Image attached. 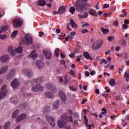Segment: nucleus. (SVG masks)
<instances>
[{"mask_svg":"<svg viewBox=\"0 0 129 129\" xmlns=\"http://www.w3.org/2000/svg\"><path fill=\"white\" fill-rule=\"evenodd\" d=\"M103 44V41L102 40H97L92 45V48L93 50L95 51L98 50L100 47H102Z\"/></svg>","mask_w":129,"mask_h":129,"instance_id":"1","label":"nucleus"},{"mask_svg":"<svg viewBox=\"0 0 129 129\" xmlns=\"http://www.w3.org/2000/svg\"><path fill=\"white\" fill-rule=\"evenodd\" d=\"M8 93V90H7V86L6 85H3L1 88V91L0 93V99H4L6 98Z\"/></svg>","mask_w":129,"mask_h":129,"instance_id":"2","label":"nucleus"},{"mask_svg":"<svg viewBox=\"0 0 129 129\" xmlns=\"http://www.w3.org/2000/svg\"><path fill=\"white\" fill-rule=\"evenodd\" d=\"M13 23L14 27L15 28H18L23 25V20L21 19H15L13 20Z\"/></svg>","mask_w":129,"mask_h":129,"instance_id":"3","label":"nucleus"},{"mask_svg":"<svg viewBox=\"0 0 129 129\" xmlns=\"http://www.w3.org/2000/svg\"><path fill=\"white\" fill-rule=\"evenodd\" d=\"M42 82H43V78L39 77L36 79L33 80L31 82V84L32 86L34 85H40L41 84Z\"/></svg>","mask_w":129,"mask_h":129,"instance_id":"4","label":"nucleus"},{"mask_svg":"<svg viewBox=\"0 0 129 129\" xmlns=\"http://www.w3.org/2000/svg\"><path fill=\"white\" fill-rule=\"evenodd\" d=\"M45 117L46 120L48 121L51 126H52V127H54V126H55V118H54V117H52V116L49 115H46Z\"/></svg>","mask_w":129,"mask_h":129,"instance_id":"5","label":"nucleus"},{"mask_svg":"<svg viewBox=\"0 0 129 129\" xmlns=\"http://www.w3.org/2000/svg\"><path fill=\"white\" fill-rule=\"evenodd\" d=\"M25 39L26 43H27L28 45H32V44H33V36H32L30 34H26L25 37Z\"/></svg>","mask_w":129,"mask_h":129,"instance_id":"6","label":"nucleus"},{"mask_svg":"<svg viewBox=\"0 0 129 129\" xmlns=\"http://www.w3.org/2000/svg\"><path fill=\"white\" fill-rule=\"evenodd\" d=\"M11 85L13 89H16V88L19 87V86L20 85V81H19L18 79H15L11 83Z\"/></svg>","mask_w":129,"mask_h":129,"instance_id":"7","label":"nucleus"},{"mask_svg":"<svg viewBox=\"0 0 129 129\" xmlns=\"http://www.w3.org/2000/svg\"><path fill=\"white\" fill-rule=\"evenodd\" d=\"M31 90L33 92H39V91H43V90H44V87L41 85L34 86L32 88Z\"/></svg>","mask_w":129,"mask_h":129,"instance_id":"8","label":"nucleus"},{"mask_svg":"<svg viewBox=\"0 0 129 129\" xmlns=\"http://www.w3.org/2000/svg\"><path fill=\"white\" fill-rule=\"evenodd\" d=\"M43 54L48 60H50L52 58V52L50 50L43 51Z\"/></svg>","mask_w":129,"mask_h":129,"instance_id":"9","label":"nucleus"},{"mask_svg":"<svg viewBox=\"0 0 129 129\" xmlns=\"http://www.w3.org/2000/svg\"><path fill=\"white\" fill-rule=\"evenodd\" d=\"M58 96L64 102H66V94L63 91H60L58 92Z\"/></svg>","mask_w":129,"mask_h":129,"instance_id":"10","label":"nucleus"},{"mask_svg":"<svg viewBox=\"0 0 129 129\" xmlns=\"http://www.w3.org/2000/svg\"><path fill=\"white\" fill-rule=\"evenodd\" d=\"M22 73L24 74V75H27L28 77H32V76H33L32 71L29 70H23Z\"/></svg>","mask_w":129,"mask_h":129,"instance_id":"11","label":"nucleus"},{"mask_svg":"<svg viewBox=\"0 0 129 129\" xmlns=\"http://www.w3.org/2000/svg\"><path fill=\"white\" fill-rule=\"evenodd\" d=\"M15 70H12L11 71H10L7 77L8 80H13V78H14V76H15Z\"/></svg>","mask_w":129,"mask_h":129,"instance_id":"12","label":"nucleus"},{"mask_svg":"<svg viewBox=\"0 0 129 129\" xmlns=\"http://www.w3.org/2000/svg\"><path fill=\"white\" fill-rule=\"evenodd\" d=\"M60 106V101L59 100L55 101L52 105V109L57 110Z\"/></svg>","mask_w":129,"mask_h":129,"instance_id":"13","label":"nucleus"},{"mask_svg":"<svg viewBox=\"0 0 129 129\" xmlns=\"http://www.w3.org/2000/svg\"><path fill=\"white\" fill-rule=\"evenodd\" d=\"M27 117V115L26 114H22L20 115L16 119L17 122H20L21 120H23V119H25Z\"/></svg>","mask_w":129,"mask_h":129,"instance_id":"14","label":"nucleus"},{"mask_svg":"<svg viewBox=\"0 0 129 129\" xmlns=\"http://www.w3.org/2000/svg\"><path fill=\"white\" fill-rule=\"evenodd\" d=\"M45 97H46V98H53L54 97V94L51 92H46L44 94Z\"/></svg>","mask_w":129,"mask_h":129,"instance_id":"15","label":"nucleus"},{"mask_svg":"<svg viewBox=\"0 0 129 129\" xmlns=\"http://www.w3.org/2000/svg\"><path fill=\"white\" fill-rule=\"evenodd\" d=\"M8 53H9L11 56H15L16 50L13 49V46H10L8 49Z\"/></svg>","mask_w":129,"mask_h":129,"instance_id":"16","label":"nucleus"},{"mask_svg":"<svg viewBox=\"0 0 129 129\" xmlns=\"http://www.w3.org/2000/svg\"><path fill=\"white\" fill-rule=\"evenodd\" d=\"M10 57L8 55H4L1 57L0 60L2 62H7L9 60Z\"/></svg>","mask_w":129,"mask_h":129,"instance_id":"17","label":"nucleus"},{"mask_svg":"<svg viewBox=\"0 0 129 129\" xmlns=\"http://www.w3.org/2000/svg\"><path fill=\"white\" fill-rule=\"evenodd\" d=\"M36 64L38 69H43V66H44V62H43V61L41 60H38Z\"/></svg>","mask_w":129,"mask_h":129,"instance_id":"18","label":"nucleus"},{"mask_svg":"<svg viewBox=\"0 0 129 129\" xmlns=\"http://www.w3.org/2000/svg\"><path fill=\"white\" fill-rule=\"evenodd\" d=\"M7 70H8V67L5 66L2 68L0 69V75H3V74H5L6 72H7Z\"/></svg>","mask_w":129,"mask_h":129,"instance_id":"19","label":"nucleus"},{"mask_svg":"<svg viewBox=\"0 0 129 129\" xmlns=\"http://www.w3.org/2000/svg\"><path fill=\"white\" fill-rule=\"evenodd\" d=\"M46 1L45 0H39L37 2V5L39 7H44V6H46Z\"/></svg>","mask_w":129,"mask_h":129,"instance_id":"20","label":"nucleus"},{"mask_svg":"<svg viewBox=\"0 0 129 129\" xmlns=\"http://www.w3.org/2000/svg\"><path fill=\"white\" fill-rule=\"evenodd\" d=\"M65 11H66L65 7L61 6L58 10V13L60 15L61 14H64V13H65Z\"/></svg>","mask_w":129,"mask_h":129,"instance_id":"21","label":"nucleus"},{"mask_svg":"<svg viewBox=\"0 0 129 129\" xmlns=\"http://www.w3.org/2000/svg\"><path fill=\"white\" fill-rule=\"evenodd\" d=\"M78 17L80 18V19H86V18L88 17V13L84 12L83 14H79Z\"/></svg>","mask_w":129,"mask_h":129,"instance_id":"22","label":"nucleus"},{"mask_svg":"<svg viewBox=\"0 0 129 129\" xmlns=\"http://www.w3.org/2000/svg\"><path fill=\"white\" fill-rule=\"evenodd\" d=\"M89 14L92 16H94V17H98L97 12L93 9H91L89 10Z\"/></svg>","mask_w":129,"mask_h":129,"instance_id":"23","label":"nucleus"},{"mask_svg":"<svg viewBox=\"0 0 129 129\" xmlns=\"http://www.w3.org/2000/svg\"><path fill=\"white\" fill-rule=\"evenodd\" d=\"M36 52H37V51L34 50L30 54V57H31L32 58V59H36V58H37V57H38V54L37 53H36Z\"/></svg>","mask_w":129,"mask_h":129,"instance_id":"24","label":"nucleus"},{"mask_svg":"<svg viewBox=\"0 0 129 129\" xmlns=\"http://www.w3.org/2000/svg\"><path fill=\"white\" fill-rule=\"evenodd\" d=\"M57 124L59 127H60V128L64 127L66 125V124L61 120H59L57 122Z\"/></svg>","mask_w":129,"mask_h":129,"instance_id":"25","label":"nucleus"},{"mask_svg":"<svg viewBox=\"0 0 129 129\" xmlns=\"http://www.w3.org/2000/svg\"><path fill=\"white\" fill-rule=\"evenodd\" d=\"M18 99L17 97H13L11 99V102L12 103H13V104H17V103H18Z\"/></svg>","mask_w":129,"mask_h":129,"instance_id":"26","label":"nucleus"},{"mask_svg":"<svg viewBox=\"0 0 129 129\" xmlns=\"http://www.w3.org/2000/svg\"><path fill=\"white\" fill-rule=\"evenodd\" d=\"M84 56L86 59H90V60H92L93 58L90 57V55L88 52H85L84 53Z\"/></svg>","mask_w":129,"mask_h":129,"instance_id":"27","label":"nucleus"},{"mask_svg":"<svg viewBox=\"0 0 129 129\" xmlns=\"http://www.w3.org/2000/svg\"><path fill=\"white\" fill-rule=\"evenodd\" d=\"M8 29H9L8 26H4L0 30V34H2L3 32H6V31H8Z\"/></svg>","mask_w":129,"mask_h":129,"instance_id":"28","label":"nucleus"},{"mask_svg":"<svg viewBox=\"0 0 129 129\" xmlns=\"http://www.w3.org/2000/svg\"><path fill=\"white\" fill-rule=\"evenodd\" d=\"M19 112L20 111H19V110H17L16 111H14L12 115V118H16V117L19 115Z\"/></svg>","mask_w":129,"mask_h":129,"instance_id":"29","label":"nucleus"},{"mask_svg":"<svg viewBox=\"0 0 129 129\" xmlns=\"http://www.w3.org/2000/svg\"><path fill=\"white\" fill-rule=\"evenodd\" d=\"M23 52V48L21 46H19L15 50V53H22Z\"/></svg>","mask_w":129,"mask_h":129,"instance_id":"30","label":"nucleus"},{"mask_svg":"<svg viewBox=\"0 0 129 129\" xmlns=\"http://www.w3.org/2000/svg\"><path fill=\"white\" fill-rule=\"evenodd\" d=\"M109 83L111 86H114L115 84H116V83L115 82V80L112 79L109 80Z\"/></svg>","mask_w":129,"mask_h":129,"instance_id":"31","label":"nucleus"},{"mask_svg":"<svg viewBox=\"0 0 129 129\" xmlns=\"http://www.w3.org/2000/svg\"><path fill=\"white\" fill-rule=\"evenodd\" d=\"M50 110H51V108H50V107L47 106L45 108V109L43 111V113H48L50 112Z\"/></svg>","mask_w":129,"mask_h":129,"instance_id":"32","label":"nucleus"},{"mask_svg":"<svg viewBox=\"0 0 129 129\" xmlns=\"http://www.w3.org/2000/svg\"><path fill=\"white\" fill-rule=\"evenodd\" d=\"M124 77L126 78V82H128L129 81V72L128 71H126L124 73Z\"/></svg>","mask_w":129,"mask_h":129,"instance_id":"33","label":"nucleus"},{"mask_svg":"<svg viewBox=\"0 0 129 129\" xmlns=\"http://www.w3.org/2000/svg\"><path fill=\"white\" fill-rule=\"evenodd\" d=\"M70 24L72 28H77V25L75 24V22H74V21L73 20V19H71Z\"/></svg>","mask_w":129,"mask_h":129,"instance_id":"34","label":"nucleus"},{"mask_svg":"<svg viewBox=\"0 0 129 129\" xmlns=\"http://www.w3.org/2000/svg\"><path fill=\"white\" fill-rule=\"evenodd\" d=\"M76 10V8L72 7L70 9V12L71 14H72L73 15L75 13V10Z\"/></svg>","mask_w":129,"mask_h":129,"instance_id":"35","label":"nucleus"},{"mask_svg":"<svg viewBox=\"0 0 129 129\" xmlns=\"http://www.w3.org/2000/svg\"><path fill=\"white\" fill-rule=\"evenodd\" d=\"M101 30L103 34H108L109 33V30L104 29L103 27L101 28Z\"/></svg>","mask_w":129,"mask_h":129,"instance_id":"36","label":"nucleus"},{"mask_svg":"<svg viewBox=\"0 0 129 129\" xmlns=\"http://www.w3.org/2000/svg\"><path fill=\"white\" fill-rule=\"evenodd\" d=\"M10 125H11V122H8L6 123L4 126V129H9V127H10Z\"/></svg>","mask_w":129,"mask_h":129,"instance_id":"37","label":"nucleus"},{"mask_svg":"<svg viewBox=\"0 0 129 129\" xmlns=\"http://www.w3.org/2000/svg\"><path fill=\"white\" fill-rule=\"evenodd\" d=\"M60 55V49L56 48L55 49V56L56 57H59Z\"/></svg>","mask_w":129,"mask_h":129,"instance_id":"38","label":"nucleus"},{"mask_svg":"<svg viewBox=\"0 0 129 129\" xmlns=\"http://www.w3.org/2000/svg\"><path fill=\"white\" fill-rule=\"evenodd\" d=\"M120 44L122 46H123V47H125L126 46V42L124 39L121 40Z\"/></svg>","mask_w":129,"mask_h":129,"instance_id":"39","label":"nucleus"},{"mask_svg":"<svg viewBox=\"0 0 129 129\" xmlns=\"http://www.w3.org/2000/svg\"><path fill=\"white\" fill-rule=\"evenodd\" d=\"M47 87L49 90H50V91H53L55 90V87H53V86L51 85H48Z\"/></svg>","mask_w":129,"mask_h":129,"instance_id":"40","label":"nucleus"},{"mask_svg":"<svg viewBox=\"0 0 129 129\" xmlns=\"http://www.w3.org/2000/svg\"><path fill=\"white\" fill-rule=\"evenodd\" d=\"M122 13H123V14L120 15V17H121V18H124V17H125L126 15H127V13L125 12V11H124V10H122Z\"/></svg>","mask_w":129,"mask_h":129,"instance_id":"41","label":"nucleus"},{"mask_svg":"<svg viewBox=\"0 0 129 129\" xmlns=\"http://www.w3.org/2000/svg\"><path fill=\"white\" fill-rule=\"evenodd\" d=\"M61 120H62L66 124V123L68 122V117H64L61 119Z\"/></svg>","mask_w":129,"mask_h":129,"instance_id":"42","label":"nucleus"},{"mask_svg":"<svg viewBox=\"0 0 129 129\" xmlns=\"http://www.w3.org/2000/svg\"><path fill=\"white\" fill-rule=\"evenodd\" d=\"M104 63V64H107V60H105V59L104 58H102L101 60V62H100V64L101 65H102V64Z\"/></svg>","mask_w":129,"mask_h":129,"instance_id":"43","label":"nucleus"},{"mask_svg":"<svg viewBox=\"0 0 129 129\" xmlns=\"http://www.w3.org/2000/svg\"><path fill=\"white\" fill-rule=\"evenodd\" d=\"M69 88L70 89V90H72V91H77V88L74 87V86L72 87H69Z\"/></svg>","mask_w":129,"mask_h":129,"instance_id":"44","label":"nucleus"},{"mask_svg":"<svg viewBox=\"0 0 129 129\" xmlns=\"http://www.w3.org/2000/svg\"><path fill=\"white\" fill-rule=\"evenodd\" d=\"M17 34H18V31L17 30L14 31L12 34V38H15Z\"/></svg>","mask_w":129,"mask_h":129,"instance_id":"45","label":"nucleus"},{"mask_svg":"<svg viewBox=\"0 0 129 129\" xmlns=\"http://www.w3.org/2000/svg\"><path fill=\"white\" fill-rule=\"evenodd\" d=\"M108 40L109 42H112V41H113V40H114V37L109 36L108 37Z\"/></svg>","mask_w":129,"mask_h":129,"instance_id":"46","label":"nucleus"},{"mask_svg":"<svg viewBox=\"0 0 129 129\" xmlns=\"http://www.w3.org/2000/svg\"><path fill=\"white\" fill-rule=\"evenodd\" d=\"M68 120H69L70 122H73V117H72V116L68 117Z\"/></svg>","mask_w":129,"mask_h":129,"instance_id":"47","label":"nucleus"},{"mask_svg":"<svg viewBox=\"0 0 129 129\" xmlns=\"http://www.w3.org/2000/svg\"><path fill=\"white\" fill-rule=\"evenodd\" d=\"M6 38H7V35L6 34L0 35V39H2V40H4V39H6Z\"/></svg>","mask_w":129,"mask_h":129,"instance_id":"48","label":"nucleus"},{"mask_svg":"<svg viewBox=\"0 0 129 129\" xmlns=\"http://www.w3.org/2000/svg\"><path fill=\"white\" fill-rule=\"evenodd\" d=\"M88 32H89V31H88V30H87V29L82 30V34H85V33H88Z\"/></svg>","mask_w":129,"mask_h":129,"instance_id":"49","label":"nucleus"},{"mask_svg":"<svg viewBox=\"0 0 129 129\" xmlns=\"http://www.w3.org/2000/svg\"><path fill=\"white\" fill-rule=\"evenodd\" d=\"M70 73L71 74V75H72V76H75V73L74 72V70H71Z\"/></svg>","mask_w":129,"mask_h":129,"instance_id":"50","label":"nucleus"},{"mask_svg":"<svg viewBox=\"0 0 129 129\" xmlns=\"http://www.w3.org/2000/svg\"><path fill=\"white\" fill-rule=\"evenodd\" d=\"M85 27H89V24L85 23V24H83V25H82V28H83V29H84V28H85Z\"/></svg>","mask_w":129,"mask_h":129,"instance_id":"51","label":"nucleus"},{"mask_svg":"<svg viewBox=\"0 0 129 129\" xmlns=\"http://www.w3.org/2000/svg\"><path fill=\"white\" fill-rule=\"evenodd\" d=\"M68 113H69V114H70L71 115H72V114H73V111H72V110L71 109H69L68 111Z\"/></svg>","mask_w":129,"mask_h":129,"instance_id":"52","label":"nucleus"},{"mask_svg":"<svg viewBox=\"0 0 129 129\" xmlns=\"http://www.w3.org/2000/svg\"><path fill=\"white\" fill-rule=\"evenodd\" d=\"M114 25L115 26V27H117V26H118V22H117V20H115L114 21Z\"/></svg>","mask_w":129,"mask_h":129,"instance_id":"53","label":"nucleus"},{"mask_svg":"<svg viewBox=\"0 0 129 129\" xmlns=\"http://www.w3.org/2000/svg\"><path fill=\"white\" fill-rule=\"evenodd\" d=\"M60 57L62 58H65V54L63 53V52L60 53Z\"/></svg>","mask_w":129,"mask_h":129,"instance_id":"54","label":"nucleus"},{"mask_svg":"<svg viewBox=\"0 0 129 129\" xmlns=\"http://www.w3.org/2000/svg\"><path fill=\"white\" fill-rule=\"evenodd\" d=\"M104 9H107V8H109V4H104Z\"/></svg>","mask_w":129,"mask_h":129,"instance_id":"55","label":"nucleus"},{"mask_svg":"<svg viewBox=\"0 0 129 129\" xmlns=\"http://www.w3.org/2000/svg\"><path fill=\"white\" fill-rule=\"evenodd\" d=\"M70 57H71V58H75V53L70 54Z\"/></svg>","mask_w":129,"mask_h":129,"instance_id":"56","label":"nucleus"},{"mask_svg":"<svg viewBox=\"0 0 129 129\" xmlns=\"http://www.w3.org/2000/svg\"><path fill=\"white\" fill-rule=\"evenodd\" d=\"M127 28H128V26H127V25H126V24L123 25V26H122L123 29H127Z\"/></svg>","mask_w":129,"mask_h":129,"instance_id":"57","label":"nucleus"},{"mask_svg":"<svg viewBox=\"0 0 129 129\" xmlns=\"http://www.w3.org/2000/svg\"><path fill=\"white\" fill-rule=\"evenodd\" d=\"M85 75H86V76H87V77H88V76H89V75H90V74L89 73V72L87 71L85 73Z\"/></svg>","mask_w":129,"mask_h":129,"instance_id":"58","label":"nucleus"},{"mask_svg":"<svg viewBox=\"0 0 129 129\" xmlns=\"http://www.w3.org/2000/svg\"><path fill=\"white\" fill-rule=\"evenodd\" d=\"M115 50L116 51H117V52H118V51L120 50V47H119V46H117L115 48Z\"/></svg>","mask_w":129,"mask_h":129,"instance_id":"59","label":"nucleus"},{"mask_svg":"<svg viewBox=\"0 0 129 129\" xmlns=\"http://www.w3.org/2000/svg\"><path fill=\"white\" fill-rule=\"evenodd\" d=\"M60 63L62 65H65L66 61L64 59H61V60H60Z\"/></svg>","mask_w":129,"mask_h":129,"instance_id":"60","label":"nucleus"},{"mask_svg":"<svg viewBox=\"0 0 129 129\" xmlns=\"http://www.w3.org/2000/svg\"><path fill=\"white\" fill-rule=\"evenodd\" d=\"M124 23L126 25H128V24H129V20H125L124 21Z\"/></svg>","mask_w":129,"mask_h":129,"instance_id":"61","label":"nucleus"},{"mask_svg":"<svg viewBox=\"0 0 129 129\" xmlns=\"http://www.w3.org/2000/svg\"><path fill=\"white\" fill-rule=\"evenodd\" d=\"M107 95H108V94L105 92L103 93V97H107Z\"/></svg>","mask_w":129,"mask_h":129,"instance_id":"62","label":"nucleus"},{"mask_svg":"<svg viewBox=\"0 0 129 129\" xmlns=\"http://www.w3.org/2000/svg\"><path fill=\"white\" fill-rule=\"evenodd\" d=\"M68 82H69V80H68L67 78H66L64 80L65 84H68Z\"/></svg>","mask_w":129,"mask_h":129,"instance_id":"63","label":"nucleus"},{"mask_svg":"<svg viewBox=\"0 0 129 129\" xmlns=\"http://www.w3.org/2000/svg\"><path fill=\"white\" fill-rule=\"evenodd\" d=\"M64 129H71V126H65L63 127Z\"/></svg>","mask_w":129,"mask_h":129,"instance_id":"64","label":"nucleus"}]
</instances>
